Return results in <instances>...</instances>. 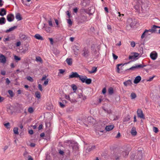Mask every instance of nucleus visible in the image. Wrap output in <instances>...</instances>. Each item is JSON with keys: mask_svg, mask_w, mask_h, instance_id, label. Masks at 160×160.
Wrapping results in <instances>:
<instances>
[{"mask_svg": "<svg viewBox=\"0 0 160 160\" xmlns=\"http://www.w3.org/2000/svg\"><path fill=\"white\" fill-rule=\"evenodd\" d=\"M66 61L68 65L71 66L72 63V58H67Z\"/></svg>", "mask_w": 160, "mask_h": 160, "instance_id": "dca6fc26", "label": "nucleus"}, {"mask_svg": "<svg viewBox=\"0 0 160 160\" xmlns=\"http://www.w3.org/2000/svg\"><path fill=\"white\" fill-rule=\"evenodd\" d=\"M97 71V68L95 67H93L92 70L90 72V73H93L96 72Z\"/></svg>", "mask_w": 160, "mask_h": 160, "instance_id": "2f4dec72", "label": "nucleus"}, {"mask_svg": "<svg viewBox=\"0 0 160 160\" xmlns=\"http://www.w3.org/2000/svg\"><path fill=\"white\" fill-rule=\"evenodd\" d=\"M137 67L136 65L135 66H132V67L130 68H129L127 69V70H134L135 69H137Z\"/></svg>", "mask_w": 160, "mask_h": 160, "instance_id": "c03bdc74", "label": "nucleus"}, {"mask_svg": "<svg viewBox=\"0 0 160 160\" xmlns=\"http://www.w3.org/2000/svg\"><path fill=\"white\" fill-rule=\"evenodd\" d=\"M33 160V159L31 156L29 155L28 156L27 160Z\"/></svg>", "mask_w": 160, "mask_h": 160, "instance_id": "3c124183", "label": "nucleus"}, {"mask_svg": "<svg viewBox=\"0 0 160 160\" xmlns=\"http://www.w3.org/2000/svg\"><path fill=\"white\" fill-rule=\"evenodd\" d=\"M82 55L85 58H87L90 55V52L87 48H84L82 50Z\"/></svg>", "mask_w": 160, "mask_h": 160, "instance_id": "7ed1b4c3", "label": "nucleus"}, {"mask_svg": "<svg viewBox=\"0 0 160 160\" xmlns=\"http://www.w3.org/2000/svg\"><path fill=\"white\" fill-rule=\"evenodd\" d=\"M6 57L2 54L0 55V62L4 63L6 62Z\"/></svg>", "mask_w": 160, "mask_h": 160, "instance_id": "9d476101", "label": "nucleus"}, {"mask_svg": "<svg viewBox=\"0 0 160 160\" xmlns=\"http://www.w3.org/2000/svg\"><path fill=\"white\" fill-rule=\"evenodd\" d=\"M112 54L113 58L114 60H116L118 58V57L115 54H114L113 53H112Z\"/></svg>", "mask_w": 160, "mask_h": 160, "instance_id": "4d7b16f0", "label": "nucleus"}, {"mask_svg": "<svg viewBox=\"0 0 160 160\" xmlns=\"http://www.w3.org/2000/svg\"><path fill=\"white\" fill-rule=\"evenodd\" d=\"M137 68H143V67L146 66V65H142V64H139L136 65Z\"/></svg>", "mask_w": 160, "mask_h": 160, "instance_id": "a19ab883", "label": "nucleus"}, {"mask_svg": "<svg viewBox=\"0 0 160 160\" xmlns=\"http://www.w3.org/2000/svg\"><path fill=\"white\" fill-rule=\"evenodd\" d=\"M141 78L140 76H137L135 78L134 81V83L135 84H137L140 82V81L141 80Z\"/></svg>", "mask_w": 160, "mask_h": 160, "instance_id": "ddd939ff", "label": "nucleus"}, {"mask_svg": "<svg viewBox=\"0 0 160 160\" xmlns=\"http://www.w3.org/2000/svg\"><path fill=\"white\" fill-rule=\"evenodd\" d=\"M59 103L61 108H63L64 107L65 105L62 104V102H59Z\"/></svg>", "mask_w": 160, "mask_h": 160, "instance_id": "0e129e2a", "label": "nucleus"}, {"mask_svg": "<svg viewBox=\"0 0 160 160\" xmlns=\"http://www.w3.org/2000/svg\"><path fill=\"white\" fill-rule=\"evenodd\" d=\"M139 6L138 5H136L134 6L135 9L138 11L139 12Z\"/></svg>", "mask_w": 160, "mask_h": 160, "instance_id": "a18cd8bd", "label": "nucleus"}, {"mask_svg": "<svg viewBox=\"0 0 160 160\" xmlns=\"http://www.w3.org/2000/svg\"><path fill=\"white\" fill-rule=\"evenodd\" d=\"M78 97L79 98H82L83 100H85L86 99V97L80 93L78 94Z\"/></svg>", "mask_w": 160, "mask_h": 160, "instance_id": "c85d7f7f", "label": "nucleus"}, {"mask_svg": "<svg viewBox=\"0 0 160 160\" xmlns=\"http://www.w3.org/2000/svg\"><path fill=\"white\" fill-rule=\"evenodd\" d=\"M121 153V155H122L123 157H126L128 156L129 154V152L127 150L124 151H122L120 152Z\"/></svg>", "mask_w": 160, "mask_h": 160, "instance_id": "aec40b11", "label": "nucleus"}, {"mask_svg": "<svg viewBox=\"0 0 160 160\" xmlns=\"http://www.w3.org/2000/svg\"><path fill=\"white\" fill-rule=\"evenodd\" d=\"M158 57V54L156 52H152L150 54V57L153 60H155Z\"/></svg>", "mask_w": 160, "mask_h": 160, "instance_id": "1a4fd4ad", "label": "nucleus"}, {"mask_svg": "<svg viewBox=\"0 0 160 160\" xmlns=\"http://www.w3.org/2000/svg\"><path fill=\"white\" fill-rule=\"evenodd\" d=\"M130 118L129 117V116H128L124 119L123 120V122H127L129 121L130 120Z\"/></svg>", "mask_w": 160, "mask_h": 160, "instance_id": "e433bc0d", "label": "nucleus"}, {"mask_svg": "<svg viewBox=\"0 0 160 160\" xmlns=\"http://www.w3.org/2000/svg\"><path fill=\"white\" fill-rule=\"evenodd\" d=\"M87 76H86L80 75L79 78V79L82 81V83H84L85 82V80L87 78Z\"/></svg>", "mask_w": 160, "mask_h": 160, "instance_id": "2eb2a0df", "label": "nucleus"}, {"mask_svg": "<svg viewBox=\"0 0 160 160\" xmlns=\"http://www.w3.org/2000/svg\"><path fill=\"white\" fill-rule=\"evenodd\" d=\"M35 96L38 99H39L41 98V93L39 91H36L35 92Z\"/></svg>", "mask_w": 160, "mask_h": 160, "instance_id": "cd10ccee", "label": "nucleus"}, {"mask_svg": "<svg viewBox=\"0 0 160 160\" xmlns=\"http://www.w3.org/2000/svg\"><path fill=\"white\" fill-rule=\"evenodd\" d=\"M66 13L67 15L68 16V18H70L72 16H71V14L69 12V11H68L66 12Z\"/></svg>", "mask_w": 160, "mask_h": 160, "instance_id": "8fccbe9b", "label": "nucleus"}, {"mask_svg": "<svg viewBox=\"0 0 160 160\" xmlns=\"http://www.w3.org/2000/svg\"><path fill=\"white\" fill-rule=\"evenodd\" d=\"M67 21H68V24H69L70 25H71L72 24V21L71 19H69L67 20Z\"/></svg>", "mask_w": 160, "mask_h": 160, "instance_id": "603ef678", "label": "nucleus"}, {"mask_svg": "<svg viewBox=\"0 0 160 160\" xmlns=\"http://www.w3.org/2000/svg\"><path fill=\"white\" fill-rule=\"evenodd\" d=\"M157 28H160V27L154 25L151 29H149L148 30V32H150L152 33L155 32L157 31L156 29Z\"/></svg>", "mask_w": 160, "mask_h": 160, "instance_id": "0eeeda50", "label": "nucleus"}, {"mask_svg": "<svg viewBox=\"0 0 160 160\" xmlns=\"http://www.w3.org/2000/svg\"><path fill=\"white\" fill-rule=\"evenodd\" d=\"M153 130L154 132L156 133H157L158 131V128H157L154 127H153Z\"/></svg>", "mask_w": 160, "mask_h": 160, "instance_id": "09e8293b", "label": "nucleus"}, {"mask_svg": "<svg viewBox=\"0 0 160 160\" xmlns=\"http://www.w3.org/2000/svg\"><path fill=\"white\" fill-rule=\"evenodd\" d=\"M49 40L50 42V44L51 45H53V39L52 38H49Z\"/></svg>", "mask_w": 160, "mask_h": 160, "instance_id": "bf43d9fd", "label": "nucleus"}, {"mask_svg": "<svg viewBox=\"0 0 160 160\" xmlns=\"http://www.w3.org/2000/svg\"><path fill=\"white\" fill-rule=\"evenodd\" d=\"M102 93L103 94L106 93V89L105 88H104L103 89L102 91Z\"/></svg>", "mask_w": 160, "mask_h": 160, "instance_id": "774afa93", "label": "nucleus"}, {"mask_svg": "<svg viewBox=\"0 0 160 160\" xmlns=\"http://www.w3.org/2000/svg\"><path fill=\"white\" fill-rule=\"evenodd\" d=\"M155 76H153L152 77H150L149 78V79L148 80H147V81H152L153 80V78L154 77H155Z\"/></svg>", "mask_w": 160, "mask_h": 160, "instance_id": "13d9d810", "label": "nucleus"}, {"mask_svg": "<svg viewBox=\"0 0 160 160\" xmlns=\"http://www.w3.org/2000/svg\"><path fill=\"white\" fill-rule=\"evenodd\" d=\"M138 158L140 159L142 158L143 156V153L141 151H139L138 152Z\"/></svg>", "mask_w": 160, "mask_h": 160, "instance_id": "b1692460", "label": "nucleus"}, {"mask_svg": "<svg viewBox=\"0 0 160 160\" xmlns=\"http://www.w3.org/2000/svg\"><path fill=\"white\" fill-rule=\"evenodd\" d=\"M8 93L11 97H13L14 96L13 93L12 91L11 90H9L8 91Z\"/></svg>", "mask_w": 160, "mask_h": 160, "instance_id": "ea45409f", "label": "nucleus"}, {"mask_svg": "<svg viewBox=\"0 0 160 160\" xmlns=\"http://www.w3.org/2000/svg\"><path fill=\"white\" fill-rule=\"evenodd\" d=\"M6 14V11L4 8L1 9L0 11V15L2 16H3L4 15Z\"/></svg>", "mask_w": 160, "mask_h": 160, "instance_id": "6ab92c4d", "label": "nucleus"}, {"mask_svg": "<svg viewBox=\"0 0 160 160\" xmlns=\"http://www.w3.org/2000/svg\"><path fill=\"white\" fill-rule=\"evenodd\" d=\"M28 133L31 135L32 134H33V131L32 129L28 131Z\"/></svg>", "mask_w": 160, "mask_h": 160, "instance_id": "338daca9", "label": "nucleus"}, {"mask_svg": "<svg viewBox=\"0 0 160 160\" xmlns=\"http://www.w3.org/2000/svg\"><path fill=\"white\" fill-rule=\"evenodd\" d=\"M138 117L143 119H145L144 115L142 110L141 109H138L137 111Z\"/></svg>", "mask_w": 160, "mask_h": 160, "instance_id": "20e7f679", "label": "nucleus"}, {"mask_svg": "<svg viewBox=\"0 0 160 160\" xmlns=\"http://www.w3.org/2000/svg\"><path fill=\"white\" fill-rule=\"evenodd\" d=\"M27 79L28 81L32 82L33 81V79L30 76H28L27 78Z\"/></svg>", "mask_w": 160, "mask_h": 160, "instance_id": "de8ad7c7", "label": "nucleus"}, {"mask_svg": "<svg viewBox=\"0 0 160 160\" xmlns=\"http://www.w3.org/2000/svg\"><path fill=\"white\" fill-rule=\"evenodd\" d=\"M59 73L60 74H63L65 71L64 70L62 69H60L59 70Z\"/></svg>", "mask_w": 160, "mask_h": 160, "instance_id": "680f3d73", "label": "nucleus"}, {"mask_svg": "<svg viewBox=\"0 0 160 160\" xmlns=\"http://www.w3.org/2000/svg\"><path fill=\"white\" fill-rule=\"evenodd\" d=\"M131 132L132 135L134 136H135L137 134V132H136L135 128L133 127L132 128Z\"/></svg>", "mask_w": 160, "mask_h": 160, "instance_id": "412c9836", "label": "nucleus"}, {"mask_svg": "<svg viewBox=\"0 0 160 160\" xmlns=\"http://www.w3.org/2000/svg\"><path fill=\"white\" fill-rule=\"evenodd\" d=\"M7 18L8 22H11L14 20V16L13 14H10L7 16Z\"/></svg>", "mask_w": 160, "mask_h": 160, "instance_id": "6e6552de", "label": "nucleus"}, {"mask_svg": "<svg viewBox=\"0 0 160 160\" xmlns=\"http://www.w3.org/2000/svg\"><path fill=\"white\" fill-rule=\"evenodd\" d=\"M137 23V21L135 19L129 18L127 21V25L130 26L131 28L134 26Z\"/></svg>", "mask_w": 160, "mask_h": 160, "instance_id": "f03ea898", "label": "nucleus"}, {"mask_svg": "<svg viewBox=\"0 0 160 160\" xmlns=\"http://www.w3.org/2000/svg\"><path fill=\"white\" fill-rule=\"evenodd\" d=\"M36 60L37 62H39L41 63L42 62V60L41 58L40 57H36Z\"/></svg>", "mask_w": 160, "mask_h": 160, "instance_id": "7c9ffc66", "label": "nucleus"}, {"mask_svg": "<svg viewBox=\"0 0 160 160\" xmlns=\"http://www.w3.org/2000/svg\"><path fill=\"white\" fill-rule=\"evenodd\" d=\"M108 93L109 94L111 95L113 93V90L112 88H110L108 89Z\"/></svg>", "mask_w": 160, "mask_h": 160, "instance_id": "c9c22d12", "label": "nucleus"}, {"mask_svg": "<svg viewBox=\"0 0 160 160\" xmlns=\"http://www.w3.org/2000/svg\"><path fill=\"white\" fill-rule=\"evenodd\" d=\"M73 49L75 55H77L79 51L78 47L76 45H74L73 47Z\"/></svg>", "mask_w": 160, "mask_h": 160, "instance_id": "f8f14e48", "label": "nucleus"}, {"mask_svg": "<svg viewBox=\"0 0 160 160\" xmlns=\"http://www.w3.org/2000/svg\"><path fill=\"white\" fill-rule=\"evenodd\" d=\"M17 28V26H14L13 27H12L9 28L7 30L5 31V32L6 33H8V32H9L11 31H12L14 30L15 29H16Z\"/></svg>", "mask_w": 160, "mask_h": 160, "instance_id": "393cba45", "label": "nucleus"}, {"mask_svg": "<svg viewBox=\"0 0 160 160\" xmlns=\"http://www.w3.org/2000/svg\"><path fill=\"white\" fill-rule=\"evenodd\" d=\"M13 132L15 134H18V128L17 127H15L13 128Z\"/></svg>", "mask_w": 160, "mask_h": 160, "instance_id": "473e14b6", "label": "nucleus"}, {"mask_svg": "<svg viewBox=\"0 0 160 160\" xmlns=\"http://www.w3.org/2000/svg\"><path fill=\"white\" fill-rule=\"evenodd\" d=\"M131 97L132 99H135L137 97L136 94L134 92H132L131 93Z\"/></svg>", "mask_w": 160, "mask_h": 160, "instance_id": "f704fd0d", "label": "nucleus"}, {"mask_svg": "<svg viewBox=\"0 0 160 160\" xmlns=\"http://www.w3.org/2000/svg\"><path fill=\"white\" fill-rule=\"evenodd\" d=\"M6 83L8 84H9V83H10V80H9V79H8V78H7L6 79Z\"/></svg>", "mask_w": 160, "mask_h": 160, "instance_id": "69168bd1", "label": "nucleus"}, {"mask_svg": "<svg viewBox=\"0 0 160 160\" xmlns=\"http://www.w3.org/2000/svg\"><path fill=\"white\" fill-rule=\"evenodd\" d=\"M88 122L90 123L93 124L95 122V120L92 117H88Z\"/></svg>", "mask_w": 160, "mask_h": 160, "instance_id": "a211bd4d", "label": "nucleus"}, {"mask_svg": "<svg viewBox=\"0 0 160 160\" xmlns=\"http://www.w3.org/2000/svg\"><path fill=\"white\" fill-rule=\"evenodd\" d=\"M72 87L73 90L74 91V92H75L77 89V86L74 84H72Z\"/></svg>", "mask_w": 160, "mask_h": 160, "instance_id": "58836bf2", "label": "nucleus"}, {"mask_svg": "<svg viewBox=\"0 0 160 160\" xmlns=\"http://www.w3.org/2000/svg\"><path fill=\"white\" fill-rule=\"evenodd\" d=\"M49 25L51 26H52V21L51 20V19L49 20L48 21Z\"/></svg>", "mask_w": 160, "mask_h": 160, "instance_id": "e2e57ef3", "label": "nucleus"}, {"mask_svg": "<svg viewBox=\"0 0 160 160\" xmlns=\"http://www.w3.org/2000/svg\"><path fill=\"white\" fill-rule=\"evenodd\" d=\"M148 31L146 29L145 30L144 32L143 33L142 35L141 36V38L142 39L144 38V37H145V35H146V33H148Z\"/></svg>", "mask_w": 160, "mask_h": 160, "instance_id": "72a5a7b5", "label": "nucleus"}, {"mask_svg": "<svg viewBox=\"0 0 160 160\" xmlns=\"http://www.w3.org/2000/svg\"><path fill=\"white\" fill-rule=\"evenodd\" d=\"M130 44H131V46L133 48L135 46V43L134 41H132V42H131Z\"/></svg>", "mask_w": 160, "mask_h": 160, "instance_id": "5fc2aeb1", "label": "nucleus"}, {"mask_svg": "<svg viewBox=\"0 0 160 160\" xmlns=\"http://www.w3.org/2000/svg\"><path fill=\"white\" fill-rule=\"evenodd\" d=\"M14 59L16 60V61H19L21 60V58L18 57V56H17L16 55H15L14 56Z\"/></svg>", "mask_w": 160, "mask_h": 160, "instance_id": "49530a36", "label": "nucleus"}, {"mask_svg": "<svg viewBox=\"0 0 160 160\" xmlns=\"http://www.w3.org/2000/svg\"><path fill=\"white\" fill-rule=\"evenodd\" d=\"M79 77V75L76 72H72L71 73L69 76V78H78Z\"/></svg>", "mask_w": 160, "mask_h": 160, "instance_id": "423d86ee", "label": "nucleus"}, {"mask_svg": "<svg viewBox=\"0 0 160 160\" xmlns=\"http://www.w3.org/2000/svg\"><path fill=\"white\" fill-rule=\"evenodd\" d=\"M23 155L24 157V158L25 160H27V157L28 156H29L28 154V152L27 151H25L23 153Z\"/></svg>", "mask_w": 160, "mask_h": 160, "instance_id": "4c0bfd02", "label": "nucleus"}, {"mask_svg": "<svg viewBox=\"0 0 160 160\" xmlns=\"http://www.w3.org/2000/svg\"><path fill=\"white\" fill-rule=\"evenodd\" d=\"M124 85L127 87L128 85H131L132 84V80H128L123 82Z\"/></svg>", "mask_w": 160, "mask_h": 160, "instance_id": "4468645a", "label": "nucleus"}, {"mask_svg": "<svg viewBox=\"0 0 160 160\" xmlns=\"http://www.w3.org/2000/svg\"><path fill=\"white\" fill-rule=\"evenodd\" d=\"M38 88H39V90L41 91H42L43 90L42 89V86L41 84H39L38 85Z\"/></svg>", "mask_w": 160, "mask_h": 160, "instance_id": "6e6d98bb", "label": "nucleus"}, {"mask_svg": "<svg viewBox=\"0 0 160 160\" xmlns=\"http://www.w3.org/2000/svg\"><path fill=\"white\" fill-rule=\"evenodd\" d=\"M69 143H70L71 144L70 146L72 147V148L73 150H76L78 149V143L77 142H73L70 141L69 142Z\"/></svg>", "mask_w": 160, "mask_h": 160, "instance_id": "39448f33", "label": "nucleus"}, {"mask_svg": "<svg viewBox=\"0 0 160 160\" xmlns=\"http://www.w3.org/2000/svg\"><path fill=\"white\" fill-rule=\"evenodd\" d=\"M121 152L118 153H116L114 155V158L116 160H119L121 157Z\"/></svg>", "mask_w": 160, "mask_h": 160, "instance_id": "9b49d317", "label": "nucleus"}, {"mask_svg": "<svg viewBox=\"0 0 160 160\" xmlns=\"http://www.w3.org/2000/svg\"><path fill=\"white\" fill-rule=\"evenodd\" d=\"M139 54L136 52H133L131 53L128 57L129 60H131V61H134L138 59L139 58Z\"/></svg>", "mask_w": 160, "mask_h": 160, "instance_id": "f257e3e1", "label": "nucleus"}, {"mask_svg": "<svg viewBox=\"0 0 160 160\" xmlns=\"http://www.w3.org/2000/svg\"><path fill=\"white\" fill-rule=\"evenodd\" d=\"M95 146H92L91 147H88L86 149V152H89L95 148Z\"/></svg>", "mask_w": 160, "mask_h": 160, "instance_id": "bb28decb", "label": "nucleus"}, {"mask_svg": "<svg viewBox=\"0 0 160 160\" xmlns=\"http://www.w3.org/2000/svg\"><path fill=\"white\" fill-rule=\"evenodd\" d=\"M114 126L113 125H110L106 126L105 128V129L107 131H109L112 130L114 128Z\"/></svg>", "mask_w": 160, "mask_h": 160, "instance_id": "5701e85b", "label": "nucleus"}, {"mask_svg": "<svg viewBox=\"0 0 160 160\" xmlns=\"http://www.w3.org/2000/svg\"><path fill=\"white\" fill-rule=\"evenodd\" d=\"M48 79H47V80H46V81H45L44 82L43 84L45 85V86L47 85L48 84Z\"/></svg>", "mask_w": 160, "mask_h": 160, "instance_id": "052dcab7", "label": "nucleus"}, {"mask_svg": "<svg viewBox=\"0 0 160 160\" xmlns=\"http://www.w3.org/2000/svg\"><path fill=\"white\" fill-rule=\"evenodd\" d=\"M28 111L30 113H32L33 112V109L32 107H30L28 108Z\"/></svg>", "mask_w": 160, "mask_h": 160, "instance_id": "37998d69", "label": "nucleus"}, {"mask_svg": "<svg viewBox=\"0 0 160 160\" xmlns=\"http://www.w3.org/2000/svg\"><path fill=\"white\" fill-rule=\"evenodd\" d=\"M6 19L4 17H1L0 18V24L2 25L4 24L6 22Z\"/></svg>", "mask_w": 160, "mask_h": 160, "instance_id": "a878e982", "label": "nucleus"}, {"mask_svg": "<svg viewBox=\"0 0 160 160\" xmlns=\"http://www.w3.org/2000/svg\"><path fill=\"white\" fill-rule=\"evenodd\" d=\"M5 126L8 128H10V123L9 122L7 123L4 124Z\"/></svg>", "mask_w": 160, "mask_h": 160, "instance_id": "864d4df0", "label": "nucleus"}, {"mask_svg": "<svg viewBox=\"0 0 160 160\" xmlns=\"http://www.w3.org/2000/svg\"><path fill=\"white\" fill-rule=\"evenodd\" d=\"M15 18L18 21H20L22 19L21 14L19 13H17L16 14Z\"/></svg>", "mask_w": 160, "mask_h": 160, "instance_id": "f3484780", "label": "nucleus"}, {"mask_svg": "<svg viewBox=\"0 0 160 160\" xmlns=\"http://www.w3.org/2000/svg\"><path fill=\"white\" fill-rule=\"evenodd\" d=\"M34 37L37 39L43 40H44L43 38L40 34H36L34 36Z\"/></svg>", "mask_w": 160, "mask_h": 160, "instance_id": "4be33fe9", "label": "nucleus"}, {"mask_svg": "<svg viewBox=\"0 0 160 160\" xmlns=\"http://www.w3.org/2000/svg\"><path fill=\"white\" fill-rule=\"evenodd\" d=\"M92 80L90 78H88L87 77V78L85 80V82L87 84H91L92 82Z\"/></svg>", "mask_w": 160, "mask_h": 160, "instance_id": "c756f323", "label": "nucleus"}, {"mask_svg": "<svg viewBox=\"0 0 160 160\" xmlns=\"http://www.w3.org/2000/svg\"><path fill=\"white\" fill-rule=\"evenodd\" d=\"M122 65V64H118L117 65V72L119 73L120 72V69L119 68V66H121V65Z\"/></svg>", "mask_w": 160, "mask_h": 160, "instance_id": "79ce46f5", "label": "nucleus"}]
</instances>
